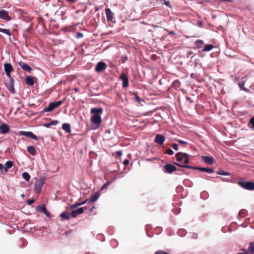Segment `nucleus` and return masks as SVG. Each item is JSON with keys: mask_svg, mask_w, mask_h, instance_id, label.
<instances>
[{"mask_svg": "<svg viewBox=\"0 0 254 254\" xmlns=\"http://www.w3.org/2000/svg\"><path fill=\"white\" fill-rule=\"evenodd\" d=\"M103 112V109L102 108H93L91 109L90 113L93 114L91 117V121L95 125L99 126L102 122L101 114Z\"/></svg>", "mask_w": 254, "mask_h": 254, "instance_id": "obj_1", "label": "nucleus"}, {"mask_svg": "<svg viewBox=\"0 0 254 254\" xmlns=\"http://www.w3.org/2000/svg\"><path fill=\"white\" fill-rule=\"evenodd\" d=\"M175 156L176 157L177 161L178 162H181L184 159V165H187V164L190 162L189 154L186 153L179 152L176 153ZM181 165H183L182 164Z\"/></svg>", "mask_w": 254, "mask_h": 254, "instance_id": "obj_2", "label": "nucleus"}, {"mask_svg": "<svg viewBox=\"0 0 254 254\" xmlns=\"http://www.w3.org/2000/svg\"><path fill=\"white\" fill-rule=\"evenodd\" d=\"M174 164L177 165H178L179 166H180L181 167L186 168H189V169H193V170H199V171H202V172H206L208 173H213V172H214V170L212 169H209V168H206L200 167H197V166L192 167V166H189V165H180V164H178L177 163H174Z\"/></svg>", "mask_w": 254, "mask_h": 254, "instance_id": "obj_3", "label": "nucleus"}, {"mask_svg": "<svg viewBox=\"0 0 254 254\" xmlns=\"http://www.w3.org/2000/svg\"><path fill=\"white\" fill-rule=\"evenodd\" d=\"M238 184L242 188L248 190H254V183L247 181H239Z\"/></svg>", "mask_w": 254, "mask_h": 254, "instance_id": "obj_4", "label": "nucleus"}, {"mask_svg": "<svg viewBox=\"0 0 254 254\" xmlns=\"http://www.w3.org/2000/svg\"><path fill=\"white\" fill-rule=\"evenodd\" d=\"M63 103V101L61 100L57 102H51L48 106L44 109L45 112H52L53 110L58 107Z\"/></svg>", "mask_w": 254, "mask_h": 254, "instance_id": "obj_5", "label": "nucleus"}, {"mask_svg": "<svg viewBox=\"0 0 254 254\" xmlns=\"http://www.w3.org/2000/svg\"><path fill=\"white\" fill-rule=\"evenodd\" d=\"M44 182L43 181L40 180H37L36 181L34 185L35 191L36 193H39L42 190Z\"/></svg>", "mask_w": 254, "mask_h": 254, "instance_id": "obj_6", "label": "nucleus"}, {"mask_svg": "<svg viewBox=\"0 0 254 254\" xmlns=\"http://www.w3.org/2000/svg\"><path fill=\"white\" fill-rule=\"evenodd\" d=\"M164 169L165 170V172L169 174H171L176 170L180 171L179 169L177 170V168L171 164H167L165 165Z\"/></svg>", "mask_w": 254, "mask_h": 254, "instance_id": "obj_7", "label": "nucleus"}, {"mask_svg": "<svg viewBox=\"0 0 254 254\" xmlns=\"http://www.w3.org/2000/svg\"><path fill=\"white\" fill-rule=\"evenodd\" d=\"M19 135H24L35 140H37L38 139L37 137L33 132L31 131H20L19 132Z\"/></svg>", "mask_w": 254, "mask_h": 254, "instance_id": "obj_8", "label": "nucleus"}, {"mask_svg": "<svg viewBox=\"0 0 254 254\" xmlns=\"http://www.w3.org/2000/svg\"><path fill=\"white\" fill-rule=\"evenodd\" d=\"M4 69L6 75L10 77V72L13 71V68L10 64L5 63L4 64Z\"/></svg>", "mask_w": 254, "mask_h": 254, "instance_id": "obj_9", "label": "nucleus"}, {"mask_svg": "<svg viewBox=\"0 0 254 254\" xmlns=\"http://www.w3.org/2000/svg\"><path fill=\"white\" fill-rule=\"evenodd\" d=\"M165 140V137L164 135L161 134H157L156 135L154 142L159 145H162Z\"/></svg>", "mask_w": 254, "mask_h": 254, "instance_id": "obj_10", "label": "nucleus"}, {"mask_svg": "<svg viewBox=\"0 0 254 254\" xmlns=\"http://www.w3.org/2000/svg\"><path fill=\"white\" fill-rule=\"evenodd\" d=\"M0 18L6 21H9L11 19V17L9 16L8 12L3 9L0 10Z\"/></svg>", "mask_w": 254, "mask_h": 254, "instance_id": "obj_11", "label": "nucleus"}, {"mask_svg": "<svg viewBox=\"0 0 254 254\" xmlns=\"http://www.w3.org/2000/svg\"><path fill=\"white\" fill-rule=\"evenodd\" d=\"M107 19L109 21L113 22L114 13L109 8L105 9Z\"/></svg>", "mask_w": 254, "mask_h": 254, "instance_id": "obj_12", "label": "nucleus"}, {"mask_svg": "<svg viewBox=\"0 0 254 254\" xmlns=\"http://www.w3.org/2000/svg\"><path fill=\"white\" fill-rule=\"evenodd\" d=\"M106 68V64L102 62L98 63L96 66L95 70L97 72H101Z\"/></svg>", "mask_w": 254, "mask_h": 254, "instance_id": "obj_13", "label": "nucleus"}, {"mask_svg": "<svg viewBox=\"0 0 254 254\" xmlns=\"http://www.w3.org/2000/svg\"><path fill=\"white\" fill-rule=\"evenodd\" d=\"M120 78L122 79L123 81V86L124 87H127L128 86V79L127 76L125 74L122 73L120 76Z\"/></svg>", "mask_w": 254, "mask_h": 254, "instance_id": "obj_14", "label": "nucleus"}, {"mask_svg": "<svg viewBox=\"0 0 254 254\" xmlns=\"http://www.w3.org/2000/svg\"><path fill=\"white\" fill-rule=\"evenodd\" d=\"M201 158L207 164L212 165L214 162V159L212 156H202Z\"/></svg>", "mask_w": 254, "mask_h": 254, "instance_id": "obj_15", "label": "nucleus"}, {"mask_svg": "<svg viewBox=\"0 0 254 254\" xmlns=\"http://www.w3.org/2000/svg\"><path fill=\"white\" fill-rule=\"evenodd\" d=\"M9 131V127L8 125L3 124L0 126V133L1 134H5Z\"/></svg>", "mask_w": 254, "mask_h": 254, "instance_id": "obj_16", "label": "nucleus"}, {"mask_svg": "<svg viewBox=\"0 0 254 254\" xmlns=\"http://www.w3.org/2000/svg\"><path fill=\"white\" fill-rule=\"evenodd\" d=\"M84 212L83 208L81 207L76 210H73L71 212V215L72 217L75 218L78 215L83 213Z\"/></svg>", "mask_w": 254, "mask_h": 254, "instance_id": "obj_17", "label": "nucleus"}, {"mask_svg": "<svg viewBox=\"0 0 254 254\" xmlns=\"http://www.w3.org/2000/svg\"><path fill=\"white\" fill-rule=\"evenodd\" d=\"M19 65L24 70L27 71L29 72H30L32 70V68L25 63H20Z\"/></svg>", "mask_w": 254, "mask_h": 254, "instance_id": "obj_18", "label": "nucleus"}, {"mask_svg": "<svg viewBox=\"0 0 254 254\" xmlns=\"http://www.w3.org/2000/svg\"><path fill=\"white\" fill-rule=\"evenodd\" d=\"M36 79L35 77L31 76H26L25 78V83L30 86H32L34 84V79Z\"/></svg>", "mask_w": 254, "mask_h": 254, "instance_id": "obj_19", "label": "nucleus"}, {"mask_svg": "<svg viewBox=\"0 0 254 254\" xmlns=\"http://www.w3.org/2000/svg\"><path fill=\"white\" fill-rule=\"evenodd\" d=\"M13 165V162L11 161H7L5 164L4 166V173H6L7 172V170L11 168Z\"/></svg>", "mask_w": 254, "mask_h": 254, "instance_id": "obj_20", "label": "nucleus"}, {"mask_svg": "<svg viewBox=\"0 0 254 254\" xmlns=\"http://www.w3.org/2000/svg\"><path fill=\"white\" fill-rule=\"evenodd\" d=\"M99 197V194L98 193H95L91 196L88 200L89 202L93 203L98 199Z\"/></svg>", "mask_w": 254, "mask_h": 254, "instance_id": "obj_21", "label": "nucleus"}, {"mask_svg": "<svg viewBox=\"0 0 254 254\" xmlns=\"http://www.w3.org/2000/svg\"><path fill=\"white\" fill-rule=\"evenodd\" d=\"M62 128L67 133H70L71 132L70 125L69 124H64Z\"/></svg>", "mask_w": 254, "mask_h": 254, "instance_id": "obj_22", "label": "nucleus"}, {"mask_svg": "<svg viewBox=\"0 0 254 254\" xmlns=\"http://www.w3.org/2000/svg\"><path fill=\"white\" fill-rule=\"evenodd\" d=\"M27 151L30 154L33 156H35L37 153L35 148L33 146H30L27 147Z\"/></svg>", "mask_w": 254, "mask_h": 254, "instance_id": "obj_23", "label": "nucleus"}, {"mask_svg": "<svg viewBox=\"0 0 254 254\" xmlns=\"http://www.w3.org/2000/svg\"><path fill=\"white\" fill-rule=\"evenodd\" d=\"M70 215H71V214H70L69 212L65 211L64 212L61 213L60 214V216H61V218H62L63 219L68 220L69 219Z\"/></svg>", "mask_w": 254, "mask_h": 254, "instance_id": "obj_24", "label": "nucleus"}, {"mask_svg": "<svg viewBox=\"0 0 254 254\" xmlns=\"http://www.w3.org/2000/svg\"><path fill=\"white\" fill-rule=\"evenodd\" d=\"M214 48V46L212 44L206 45L202 50V51L208 52L212 50Z\"/></svg>", "mask_w": 254, "mask_h": 254, "instance_id": "obj_25", "label": "nucleus"}, {"mask_svg": "<svg viewBox=\"0 0 254 254\" xmlns=\"http://www.w3.org/2000/svg\"><path fill=\"white\" fill-rule=\"evenodd\" d=\"M203 44V41L201 40H197L195 42V46L196 47L197 49L201 48Z\"/></svg>", "mask_w": 254, "mask_h": 254, "instance_id": "obj_26", "label": "nucleus"}, {"mask_svg": "<svg viewBox=\"0 0 254 254\" xmlns=\"http://www.w3.org/2000/svg\"><path fill=\"white\" fill-rule=\"evenodd\" d=\"M248 251L251 254L254 253V242L250 243Z\"/></svg>", "mask_w": 254, "mask_h": 254, "instance_id": "obj_27", "label": "nucleus"}, {"mask_svg": "<svg viewBox=\"0 0 254 254\" xmlns=\"http://www.w3.org/2000/svg\"><path fill=\"white\" fill-rule=\"evenodd\" d=\"M59 122L57 120H53L52 121H51L50 123H48V124H46L45 125V126L47 127H51V126H53V125H56L58 124Z\"/></svg>", "mask_w": 254, "mask_h": 254, "instance_id": "obj_28", "label": "nucleus"}, {"mask_svg": "<svg viewBox=\"0 0 254 254\" xmlns=\"http://www.w3.org/2000/svg\"><path fill=\"white\" fill-rule=\"evenodd\" d=\"M23 178L26 181H29L30 179V176L27 172H24L22 174Z\"/></svg>", "mask_w": 254, "mask_h": 254, "instance_id": "obj_29", "label": "nucleus"}, {"mask_svg": "<svg viewBox=\"0 0 254 254\" xmlns=\"http://www.w3.org/2000/svg\"><path fill=\"white\" fill-rule=\"evenodd\" d=\"M216 173L218 175H224V176H228V175H230V174L229 173L225 172L221 169L218 170L216 172Z\"/></svg>", "mask_w": 254, "mask_h": 254, "instance_id": "obj_30", "label": "nucleus"}, {"mask_svg": "<svg viewBox=\"0 0 254 254\" xmlns=\"http://www.w3.org/2000/svg\"><path fill=\"white\" fill-rule=\"evenodd\" d=\"M0 32L4 33L8 36H10L11 34L10 31L7 29H2L0 28Z\"/></svg>", "mask_w": 254, "mask_h": 254, "instance_id": "obj_31", "label": "nucleus"}, {"mask_svg": "<svg viewBox=\"0 0 254 254\" xmlns=\"http://www.w3.org/2000/svg\"><path fill=\"white\" fill-rule=\"evenodd\" d=\"M248 125L253 129H254V117L251 118Z\"/></svg>", "mask_w": 254, "mask_h": 254, "instance_id": "obj_32", "label": "nucleus"}, {"mask_svg": "<svg viewBox=\"0 0 254 254\" xmlns=\"http://www.w3.org/2000/svg\"><path fill=\"white\" fill-rule=\"evenodd\" d=\"M41 211L45 214H46L47 216H49V214H50V213L47 210V209H46V208L43 206L42 207V208H41Z\"/></svg>", "mask_w": 254, "mask_h": 254, "instance_id": "obj_33", "label": "nucleus"}, {"mask_svg": "<svg viewBox=\"0 0 254 254\" xmlns=\"http://www.w3.org/2000/svg\"><path fill=\"white\" fill-rule=\"evenodd\" d=\"M160 1L162 4H165L166 5L171 7V5L169 1H166L165 0H160Z\"/></svg>", "mask_w": 254, "mask_h": 254, "instance_id": "obj_34", "label": "nucleus"}, {"mask_svg": "<svg viewBox=\"0 0 254 254\" xmlns=\"http://www.w3.org/2000/svg\"><path fill=\"white\" fill-rule=\"evenodd\" d=\"M79 206L80 205H79V202H76L74 204L70 206L69 209H73Z\"/></svg>", "mask_w": 254, "mask_h": 254, "instance_id": "obj_35", "label": "nucleus"}, {"mask_svg": "<svg viewBox=\"0 0 254 254\" xmlns=\"http://www.w3.org/2000/svg\"><path fill=\"white\" fill-rule=\"evenodd\" d=\"M244 84H245L244 81H243L242 83H240L239 84V85L240 87L241 88H242L243 90L247 91H248L247 89L245 88L244 87Z\"/></svg>", "mask_w": 254, "mask_h": 254, "instance_id": "obj_36", "label": "nucleus"}, {"mask_svg": "<svg viewBox=\"0 0 254 254\" xmlns=\"http://www.w3.org/2000/svg\"><path fill=\"white\" fill-rule=\"evenodd\" d=\"M155 254H169L168 252L162 250L158 251L155 253Z\"/></svg>", "mask_w": 254, "mask_h": 254, "instance_id": "obj_37", "label": "nucleus"}, {"mask_svg": "<svg viewBox=\"0 0 254 254\" xmlns=\"http://www.w3.org/2000/svg\"><path fill=\"white\" fill-rule=\"evenodd\" d=\"M178 142L181 144H183L184 145H187L188 144V142L185 141H183L181 139H179L177 140Z\"/></svg>", "mask_w": 254, "mask_h": 254, "instance_id": "obj_38", "label": "nucleus"}, {"mask_svg": "<svg viewBox=\"0 0 254 254\" xmlns=\"http://www.w3.org/2000/svg\"><path fill=\"white\" fill-rule=\"evenodd\" d=\"M4 166L1 163H0V172L2 174L4 173Z\"/></svg>", "mask_w": 254, "mask_h": 254, "instance_id": "obj_39", "label": "nucleus"}, {"mask_svg": "<svg viewBox=\"0 0 254 254\" xmlns=\"http://www.w3.org/2000/svg\"><path fill=\"white\" fill-rule=\"evenodd\" d=\"M166 153L170 155H172L174 154V151L171 149L168 148L166 151Z\"/></svg>", "mask_w": 254, "mask_h": 254, "instance_id": "obj_40", "label": "nucleus"}, {"mask_svg": "<svg viewBox=\"0 0 254 254\" xmlns=\"http://www.w3.org/2000/svg\"><path fill=\"white\" fill-rule=\"evenodd\" d=\"M111 183V182H108L107 183H106L104 185H103L102 188H101V190H103L105 189H106L108 186L109 185V184Z\"/></svg>", "mask_w": 254, "mask_h": 254, "instance_id": "obj_41", "label": "nucleus"}, {"mask_svg": "<svg viewBox=\"0 0 254 254\" xmlns=\"http://www.w3.org/2000/svg\"><path fill=\"white\" fill-rule=\"evenodd\" d=\"M34 201L35 200L34 199H30L27 200V203L29 205H31L34 202Z\"/></svg>", "mask_w": 254, "mask_h": 254, "instance_id": "obj_42", "label": "nucleus"}, {"mask_svg": "<svg viewBox=\"0 0 254 254\" xmlns=\"http://www.w3.org/2000/svg\"><path fill=\"white\" fill-rule=\"evenodd\" d=\"M172 148L175 150H178V145L176 143H174L172 145Z\"/></svg>", "mask_w": 254, "mask_h": 254, "instance_id": "obj_43", "label": "nucleus"}, {"mask_svg": "<svg viewBox=\"0 0 254 254\" xmlns=\"http://www.w3.org/2000/svg\"><path fill=\"white\" fill-rule=\"evenodd\" d=\"M135 94H136V93H135ZM135 98L136 100L139 103H140L142 101L141 99L137 95H136Z\"/></svg>", "mask_w": 254, "mask_h": 254, "instance_id": "obj_44", "label": "nucleus"}, {"mask_svg": "<svg viewBox=\"0 0 254 254\" xmlns=\"http://www.w3.org/2000/svg\"><path fill=\"white\" fill-rule=\"evenodd\" d=\"M66 1L69 2L70 3H74L77 0H65Z\"/></svg>", "mask_w": 254, "mask_h": 254, "instance_id": "obj_45", "label": "nucleus"}, {"mask_svg": "<svg viewBox=\"0 0 254 254\" xmlns=\"http://www.w3.org/2000/svg\"><path fill=\"white\" fill-rule=\"evenodd\" d=\"M169 34L172 36H173L176 34L175 32L174 31H169Z\"/></svg>", "mask_w": 254, "mask_h": 254, "instance_id": "obj_46", "label": "nucleus"}, {"mask_svg": "<svg viewBox=\"0 0 254 254\" xmlns=\"http://www.w3.org/2000/svg\"><path fill=\"white\" fill-rule=\"evenodd\" d=\"M129 164V161L127 159H126L124 161V164L125 165H127Z\"/></svg>", "mask_w": 254, "mask_h": 254, "instance_id": "obj_47", "label": "nucleus"}, {"mask_svg": "<svg viewBox=\"0 0 254 254\" xmlns=\"http://www.w3.org/2000/svg\"><path fill=\"white\" fill-rule=\"evenodd\" d=\"M87 201H88V200H86L85 201H82V202H79V205H82L84 204H85Z\"/></svg>", "mask_w": 254, "mask_h": 254, "instance_id": "obj_48", "label": "nucleus"}, {"mask_svg": "<svg viewBox=\"0 0 254 254\" xmlns=\"http://www.w3.org/2000/svg\"><path fill=\"white\" fill-rule=\"evenodd\" d=\"M116 153L119 155V156H121L122 154V151H118L116 152Z\"/></svg>", "mask_w": 254, "mask_h": 254, "instance_id": "obj_49", "label": "nucleus"}, {"mask_svg": "<svg viewBox=\"0 0 254 254\" xmlns=\"http://www.w3.org/2000/svg\"><path fill=\"white\" fill-rule=\"evenodd\" d=\"M187 100H189L190 102L192 103L193 102V101L191 99V98L189 97H186Z\"/></svg>", "mask_w": 254, "mask_h": 254, "instance_id": "obj_50", "label": "nucleus"}, {"mask_svg": "<svg viewBox=\"0 0 254 254\" xmlns=\"http://www.w3.org/2000/svg\"><path fill=\"white\" fill-rule=\"evenodd\" d=\"M77 35H78L77 37L79 38V37H82L83 35L81 33H78Z\"/></svg>", "mask_w": 254, "mask_h": 254, "instance_id": "obj_51", "label": "nucleus"}, {"mask_svg": "<svg viewBox=\"0 0 254 254\" xmlns=\"http://www.w3.org/2000/svg\"><path fill=\"white\" fill-rule=\"evenodd\" d=\"M217 178H219V179H221V180H222V179H223V178H221V177H217Z\"/></svg>", "mask_w": 254, "mask_h": 254, "instance_id": "obj_52", "label": "nucleus"}, {"mask_svg": "<svg viewBox=\"0 0 254 254\" xmlns=\"http://www.w3.org/2000/svg\"><path fill=\"white\" fill-rule=\"evenodd\" d=\"M95 207L94 206H92V208L91 209V210L92 211V209H94Z\"/></svg>", "mask_w": 254, "mask_h": 254, "instance_id": "obj_53", "label": "nucleus"}]
</instances>
